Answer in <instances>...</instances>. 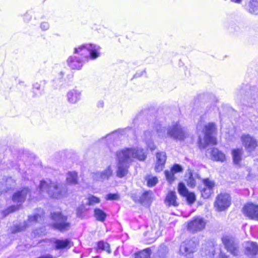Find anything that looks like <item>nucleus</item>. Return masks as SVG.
<instances>
[{
  "mask_svg": "<svg viewBox=\"0 0 258 258\" xmlns=\"http://www.w3.org/2000/svg\"><path fill=\"white\" fill-rule=\"evenodd\" d=\"M118 160L116 175L119 178H122L128 173L129 163L133 158L144 161L147 157L146 152L143 149L140 148H126L116 153Z\"/></svg>",
  "mask_w": 258,
  "mask_h": 258,
  "instance_id": "1",
  "label": "nucleus"
},
{
  "mask_svg": "<svg viewBox=\"0 0 258 258\" xmlns=\"http://www.w3.org/2000/svg\"><path fill=\"white\" fill-rule=\"evenodd\" d=\"M39 189L41 192H46L50 197L54 199L61 198L67 192L65 185L50 180L41 181Z\"/></svg>",
  "mask_w": 258,
  "mask_h": 258,
  "instance_id": "2",
  "label": "nucleus"
},
{
  "mask_svg": "<svg viewBox=\"0 0 258 258\" xmlns=\"http://www.w3.org/2000/svg\"><path fill=\"white\" fill-rule=\"evenodd\" d=\"M216 132V124L213 122H210L205 125V141L202 142L200 137L199 138V146L200 149L206 148L210 144L215 145L217 143L216 139L214 134Z\"/></svg>",
  "mask_w": 258,
  "mask_h": 258,
  "instance_id": "3",
  "label": "nucleus"
},
{
  "mask_svg": "<svg viewBox=\"0 0 258 258\" xmlns=\"http://www.w3.org/2000/svg\"><path fill=\"white\" fill-rule=\"evenodd\" d=\"M27 197H29L28 200L31 199V194L28 188H24L15 192L13 196L12 200L14 203H17V205L10 207L5 211V214H9L19 209Z\"/></svg>",
  "mask_w": 258,
  "mask_h": 258,
  "instance_id": "4",
  "label": "nucleus"
},
{
  "mask_svg": "<svg viewBox=\"0 0 258 258\" xmlns=\"http://www.w3.org/2000/svg\"><path fill=\"white\" fill-rule=\"evenodd\" d=\"M167 135L176 140H183L187 136V133L186 129L176 122L169 126Z\"/></svg>",
  "mask_w": 258,
  "mask_h": 258,
  "instance_id": "5",
  "label": "nucleus"
},
{
  "mask_svg": "<svg viewBox=\"0 0 258 258\" xmlns=\"http://www.w3.org/2000/svg\"><path fill=\"white\" fill-rule=\"evenodd\" d=\"M52 219L54 222L52 226L54 228L63 232L68 230L70 228V223L67 221V217L62 215L59 212L51 214Z\"/></svg>",
  "mask_w": 258,
  "mask_h": 258,
  "instance_id": "6",
  "label": "nucleus"
},
{
  "mask_svg": "<svg viewBox=\"0 0 258 258\" xmlns=\"http://www.w3.org/2000/svg\"><path fill=\"white\" fill-rule=\"evenodd\" d=\"M206 220L201 216L194 217L188 222L187 229L191 232H196L202 231L206 226Z\"/></svg>",
  "mask_w": 258,
  "mask_h": 258,
  "instance_id": "7",
  "label": "nucleus"
},
{
  "mask_svg": "<svg viewBox=\"0 0 258 258\" xmlns=\"http://www.w3.org/2000/svg\"><path fill=\"white\" fill-rule=\"evenodd\" d=\"M231 204L230 196L227 194L219 195L215 202V207L219 211L225 210L229 207Z\"/></svg>",
  "mask_w": 258,
  "mask_h": 258,
  "instance_id": "8",
  "label": "nucleus"
},
{
  "mask_svg": "<svg viewBox=\"0 0 258 258\" xmlns=\"http://www.w3.org/2000/svg\"><path fill=\"white\" fill-rule=\"evenodd\" d=\"M112 173L111 167L109 166L102 171H97L92 173L91 176L94 180L103 181L108 180L112 176Z\"/></svg>",
  "mask_w": 258,
  "mask_h": 258,
  "instance_id": "9",
  "label": "nucleus"
},
{
  "mask_svg": "<svg viewBox=\"0 0 258 258\" xmlns=\"http://www.w3.org/2000/svg\"><path fill=\"white\" fill-rule=\"evenodd\" d=\"M196 247L197 243L192 240H185L180 246L179 253L186 256L194 252Z\"/></svg>",
  "mask_w": 258,
  "mask_h": 258,
  "instance_id": "10",
  "label": "nucleus"
},
{
  "mask_svg": "<svg viewBox=\"0 0 258 258\" xmlns=\"http://www.w3.org/2000/svg\"><path fill=\"white\" fill-rule=\"evenodd\" d=\"M222 240L225 247L228 251L234 255L237 254V245L233 237L229 235H225L222 238Z\"/></svg>",
  "mask_w": 258,
  "mask_h": 258,
  "instance_id": "11",
  "label": "nucleus"
},
{
  "mask_svg": "<svg viewBox=\"0 0 258 258\" xmlns=\"http://www.w3.org/2000/svg\"><path fill=\"white\" fill-rule=\"evenodd\" d=\"M257 146V141L249 135L243 136V146L248 152L253 151Z\"/></svg>",
  "mask_w": 258,
  "mask_h": 258,
  "instance_id": "12",
  "label": "nucleus"
},
{
  "mask_svg": "<svg viewBox=\"0 0 258 258\" xmlns=\"http://www.w3.org/2000/svg\"><path fill=\"white\" fill-rule=\"evenodd\" d=\"M85 61L83 58L77 55L70 56L67 60L68 65L73 70L81 69Z\"/></svg>",
  "mask_w": 258,
  "mask_h": 258,
  "instance_id": "13",
  "label": "nucleus"
},
{
  "mask_svg": "<svg viewBox=\"0 0 258 258\" xmlns=\"http://www.w3.org/2000/svg\"><path fill=\"white\" fill-rule=\"evenodd\" d=\"M204 187L201 189L202 196L205 198H208L213 192L214 182L210 181L209 179L203 180Z\"/></svg>",
  "mask_w": 258,
  "mask_h": 258,
  "instance_id": "14",
  "label": "nucleus"
},
{
  "mask_svg": "<svg viewBox=\"0 0 258 258\" xmlns=\"http://www.w3.org/2000/svg\"><path fill=\"white\" fill-rule=\"evenodd\" d=\"M156 161L155 166V170L159 172L163 170L166 161V155L164 152H158L156 155Z\"/></svg>",
  "mask_w": 258,
  "mask_h": 258,
  "instance_id": "15",
  "label": "nucleus"
},
{
  "mask_svg": "<svg viewBox=\"0 0 258 258\" xmlns=\"http://www.w3.org/2000/svg\"><path fill=\"white\" fill-rule=\"evenodd\" d=\"M182 170V167L180 165L175 164L170 170H167L164 172L167 180L169 183H171L175 180L174 174L178 172H181Z\"/></svg>",
  "mask_w": 258,
  "mask_h": 258,
  "instance_id": "16",
  "label": "nucleus"
},
{
  "mask_svg": "<svg viewBox=\"0 0 258 258\" xmlns=\"http://www.w3.org/2000/svg\"><path fill=\"white\" fill-rule=\"evenodd\" d=\"M89 43L83 44L75 48L74 53L81 56L84 61L89 60Z\"/></svg>",
  "mask_w": 258,
  "mask_h": 258,
  "instance_id": "17",
  "label": "nucleus"
},
{
  "mask_svg": "<svg viewBox=\"0 0 258 258\" xmlns=\"http://www.w3.org/2000/svg\"><path fill=\"white\" fill-rule=\"evenodd\" d=\"M245 214L251 219L258 218V205L248 204L243 208Z\"/></svg>",
  "mask_w": 258,
  "mask_h": 258,
  "instance_id": "18",
  "label": "nucleus"
},
{
  "mask_svg": "<svg viewBox=\"0 0 258 258\" xmlns=\"http://www.w3.org/2000/svg\"><path fill=\"white\" fill-rule=\"evenodd\" d=\"M81 92L76 89L70 90L67 93V100L70 103L76 104L81 99Z\"/></svg>",
  "mask_w": 258,
  "mask_h": 258,
  "instance_id": "19",
  "label": "nucleus"
},
{
  "mask_svg": "<svg viewBox=\"0 0 258 258\" xmlns=\"http://www.w3.org/2000/svg\"><path fill=\"white\" fill-rule=\"evenodd\" d=\"M89 60H94L101 55V48L100 46L89 43Z\"/></svg>",
  "mask_w": 258,
  "mask_h": 258,
  "instance_id": "20",
  "label": "nucleus"
},
{
  "mask_svg": "<svg viewBox=\"0 0 258 258\" xmlns=\"http://www.w3.org/2000/svg\"><path fill=\"white\" fill-rule=\"evenodd\" d=\"M208 152L211 154V158L213 160L223 162L226 160L225 154L217 148L210 149L208 150Z\"/></svg>",
  "mask_w": 258,
  "mask_h": 258,
  "instance_id": "21",
  "label": "nucleus"
},
{
  "mask_svg": "<svg viewBox=\"0 0 258 258\" xmlns=\"http://www.w3.org/2000/svg\"><path fill=\"white\" fill-rule=\"evenodd\" d=\"M177 197L175 191H170L168 192L165 200V203L168 206L176 207L178 205L176 202Z\"/></svg>",
  "mask_w": 258,
  "mask_h": 258,
  "instance_id": "22",
  "label": "nucleus"
},
{
  "mask_svg": "<svg viewBox=\"0 0 258 258\" xmlns=\"http://www.w3.org/2000/svg\"><path fill=\"white\" fill-rule=\"evenodd\" d=\"M153 132L149 130L145 132L144 134V140L147 144V147L151 150H154L155 146L152 141Z\"/></svg>",
  "mask_w": 258,
  "mask_h": 258,
  "instance_id": "23",
  "label": "nucleus"
},
{
  "mask_svg": "<svg viewBox=\"0 0 258 258\" xmlns=\"http://www.w3.org/2000/svg\"><path fill=\"white\" fill-rule=\"evenodd\" d=\"M153 193L151 191H145L142 194L138 200L139 202L145 205H149L152 198Z\"/></svg>",
  "mask_w": 258,
  "mask_h": 258,
  "instance_id": "24",
  "label": "nucleus"
},
{
  "mask_svg": "<svg viewBox=\"0 0 258 258\" xmlns=\"http://www.w3.org/2000/svg\"><path fill=\"white\" fill-rule=\"evenodd\" d=\"M71 241L68 239L64 240L57 239L54 241L55 249H63L65 248H70L71 246Z\"/></svg>",
  "mask_w": 258,
  "mask_h": 258,
  "instance_id": "25",
  "label": "nucleus"
},
{
  "mask_svg": "<svg viewBox=\"0 0 258 258\" xmlns=\"http://www.w3.org/2000/svg\"><path fill=\"white\" fill-rule=\"evenodd\" d=\"M233 163L235 165L240 166L241 150L233 149L232 151Z\"/></svg>",
  "mask_w": 258,
  "mask_h": 258,
  "instance_id": "26",
  "label": "nucleus"
},
{
  "mask_svg": "<svg viewBox=\"0 0 258 258\" xmlns=\"http://www.w3.org/2000/svg\"><path fill=\"white\" fill-rule=\"evenodd\" d=\"M67 182L70 184H76L78 183V175L76 172H69L67 175Z\"/></svg>",
  "mask_w": 258,
  "mask_h": 258,
  "instance_id": "27",
  "label": "nucleus"
},
{
  "mask_svg": "<svg viewBox=\"0 0 258 258\" xmlns=\"http://www.w3.org/2000/svg\"><path fill=\"white\" fill-rule=\"evenodd\" d=\"M246 252L248 254L256 255L258 254V245L254 242H250L246 248Z\"/></svg>",
  "mask_w": 258,
  "mask_h": 258,
  "instance_id": "28",
  "label": "nucleus"
},
{
  "mask_svg": "<svg viewBox=\"0 0 258 258\" xmlns=\"http://www.w3.org/2000/svg\"><path fill=\"white\" fill-rule=\"evenodd\" d=\"M106 214L102 210L96 208L94 209V217L98 221L103 222L106 218Z\"/></svg>",
  "mask_w": 258,
  "mask_h": 258,
  "instance_id": "29",
  "label": "nucleus"
},
{
  "mask_svg": "<svg viewBox=\"0 0 258 258\" xmlns=\"http://www.w3.org/2000/svg\"><path fill=\"white\" fill-rule=\"evenodd\" d=\"M151 249L149 248H146L135 254V258H150Z\"/></svg>",
  "mask_w": 258,
  "mask_h": 258,
  "instance_id": "30",
  "label": "nucleus"
},
{
  "mask_svg": "<svg viewBox=\"0 0 258 258\" xmlns=\"http://www.w3.org/2000/svg\"><path fill=\"white\" fill-rule=\"evenodd\" d=\"M118 132L116 131L107 135L104 138V139L107 141L108 144H110L112 142H114L117 138H118Z\"/></svg>",
  "mask_w": 258,
  "mask_h": 258,
  "instance_id": "31",
  "label": "nucleus"
},
{
  "mask_svg": "<svg viewBox=\"0 0 258 258\" xmlns=\"http://www.w3.org/2000/svg\"><path fill=\"white\" fill-rule=\"evenodd\" d=\"M154 127L159 138H163L165 136V129L160 123L155 124Z\"/></svg>",
  "mask_w": 258,
  "mask_h": 258,
  "instance_id": "32",
  "label": "nucleus"
},
{
  "mask_svg": "<svg viewBox=\"0 0 258 258\" xmlns=\"http://www.w3.org/2000/svg\"><path fill=\"white\" fill-rule=\"evenodd\" d=\"M201 254L202 256H208L209 257H212L214 255V247L211 245L209 246L207 249L205 248V251H204V247H203Z\"/></svg>",
  "mask_w": 258,
  "mask_h": 258,
  "instance_id": "33",
  "label": "nucleus"
},
{
  "mask_svg": "<svg viewBox=\"0 0 258 258\" xmlns=\"http://www.w3.org/2000/svg\"><path fill=\"white\" fill-rule=\"evenodd\" d=\"M249 11L251 13L258 15V0H251Z\"/></svg>",
  "mask_w": 258,
  "mask_h": 258,
  "instance_id": "34",
  "label": "nucleus"
},
{
  "mask_svg": "<svg viewBox=\"0 0 258 258\" xmlns=\"http://www.w3.org/2000/svg\"><path fill=\"white\" fill-rule=\"evenodd\" d=\"M97 246L99 249L105 250L108 253L111 252L109 244L107 242H104L103 241H99Z\"/></svg>",
  "mask_w": 258,
  "mask_h": 258,
  "instance_id": "35",
  "label": "nucleus"
},
{
  "mask_svg": "<svg viewBox=\"0 0 258 258\" xmlns=\"http://www.w3.org/2000/svg\"><path fill=\"white\" fill-rule=\"evenodd\" d=\"M147 181V185L149 187H152L155 186L158 182V178L156 177H153L152 176H148L146 178Z\"/></svg>",
  "mask_w": 258,
  "mask_h": 258,
  "instance_id": "36",
  "label": "nucleus"
},
{
  "mask_svg": "<svg viewBox=\"0 0 258 258\" xmlns=\"http://www.w3.org/2000/svg\"><path fill=\"white\" fill-rule=\"evenodd\" d=\"M178 191L180 195L184 197L188 192V189L182 182H180L178 186Z\"/></svg>",
  "mask_w": 258,
  "mask_h": 258,
  "instance_id": "37",
  "label": "nucleus"
},
{
  "mask_svg": "<svg viewBox=\"0 0 258 258\" xmlns=\"http://www.w3.org/2000/svg\"><path fill=\"white\" fill-rule=\"evenodd\" d=\"M184 197H186L187 202L190 204L194 203L196 201V196L194 192H188Z\"/></svg>",
  "mask_w": 258,
  "mask_h": 258,
  "instance_id": "38",
  "label": "nucleus"
},
{
  "mask_svg": "<svg viewBox=\"0 0 258 258\" xmlns=\"http://www.w3.org/2000/svg\"><path fill=\"white\" fill-rule=\"evenodd\" d=\"M88 201L90 205H93L95 204L99 203L100 201L98 198L94 196H89L88 198Z\"/></svg>",
  "mask_w": 258,
  "mask_h": 258,
  "instance_id": "39",
  "label": "nucleus"
},
{
  "mask_svg": "<svg viewBox=\"0 0 258 258\" xmlns=\"http://www.w3.org/2000/svg\"><path fill=\"white\" fill-rule=\"evenodd\" d=\"M187 185L191 187H194L196 186V182L195 179L194 178L192 175H190L188 179H187Z\"/></svg>",
  "mask_w": 258,
  "mask_h": 258,
  "instance_id": "40",
  "label": "nucleus"
},
{
  "mask_svg": "<svg viewBox=\"0 0 258 258\" xmlns=\"http://www.w3.org/2000/svg\"><path fill=\"white\" fill-rule=\"evenodd\" d=\"M119 196L117 194H109L106 196V199L107 200H117Z\"/></svg>",
  "mask_w": 258,
  "mask_h": 258,
  "instance_id": "41",
  "label": "nucleus"
},
{
  "mask_svg": "<svg viewBox=\"0 0 258 258\" xmlns=\"http://www.w3.org/2000/svg\"><path fill=\"white\" fill-rule=\"evenodd\" d=\"M168 252V248L164 245H161L159 249V253L165 254Z\"/></svg>",
  "mask_w": 258,
  "mask_h": 258,
  "instance_id": "42",
  "label": "nucleus"
},
{
  "mask_svg": "<svg viewBox=\"0 0 258 258\" xmlns=\"http://www.w3.org/2000/svg\"><path fill=\"white\" fill-rule=\"evenodd\" d=\"M40 28L43 31L47 30L49 28V24L47 22H43L40 24Z\"/></svg>",
  "mask_w": 258,
  "mask_h": 258,
  "instance_id": "43",
  "label": "nucleus"
},
{
  "mask_svg": "<svg viewBox=\"0 0 258 258\" xmlns=\"http://www.w3.org/2000/svg\"><path fill=\"white\" fill-rule=\"evenodd\" d=\"M38 215H35L32 216H29L28 219V222H31L33 221H36L38 218Z\"/></svg>",
  "mask_w": 258,
  "mask_h": 258,
  "instance_id": "44",
  "label": "nucleus"
},
{
  "mask_svg": "<svg viewBox=\"0 0 258 258\" xmlns=\"http://www.w3.org/2000/svg\"><path fill=\"white\" fill-rule=\"evenodd\" d=\"M24 226L23 227H20V226H18V227H16V229L15 230V232H19V231H21L22 230H23L28 225L26 223H24Z\"/></svg>",
  "mask_w": 258,
  "mask_h": 258,
  "instance_id": "45",
  "label": "nucleus"
},
{
  "mask_svg": "<svg viewBox=\"0 0 258 258\" xmlns=\"http://www.w3.org/2000/svg\"><path fill=\"white\" fill-rule=\"evenodd\" d=\"M33 87L34 89H35L36 90H39L41 87V85L38 82H36L33 85Z\"/></svg>",
  "mask_w": 258,
  "mask_h": 258,
  "instance_id": "46",
  "label": "nucleus"
},
{
  "mask_svg": "<svg viewBox=\"0 0 258 258\" xmlns=\"http://www.w3.org/2000/svg\"><path fill=\"white\" fill-rule=\"evenodd\" d=\"M104 106V102L102 101H100L98 103L97 106L99 108H102Z\"/></svg>",
  "mask_w": 258,
  "mask_h": 258,
  "instance_id": "47",
  "label": "nucleus"
},
{
  "mask_svg": "<svg viewBox=\"0 0 258 258\" xmlns=\"http://www.w3.org/2000/svg\"><path fill=\"white\" fill-rule=\"evenodd\" d=\"M64 73L63 72H60L59 75V79H61L63 78V76H64Z\"/></svg>",
  "mask_w": 258,
  "mask_h": 258,
  "instance_id": "48",
  "label": "nucleus"
},
{
  "mask_svg": "<svg viewBox=\"0 0 258 258\" xmlns=\"http://www.w3.org/2000/svg\"><path fill=\"white\" fill-rule=\"evenodd\" d=\"M219 258H228L227 256H226L224 254L221 253L220 254Z\"/></svg>",
  "mask_w": 258,
  "mask_h": 258,
  "instance_id": "49",
  "label": "nucleus"
},
{
  "mask_svg": "<svg viewBox=\"0 0 258 258\" xmlns=\"http://www.w3.org/2000/svg\"><path fill=\"white\" fill-rule=\"evenodd\" d=\"M233 2L239 3L241 1V0H231Z\"/></svg>",
  "mask_w": 258,
  "mask_h": 258,
  "instance_id": "50",
  "label": "nucleus"
},
{
  "mask_svg": "<svg viewBox=\"0 0 258 258\" xmlns=\"http://www.w3.org/2000/svg\"><path fill=\"white\" fill-rule=\"evenodd\" d=\"M11 180H12L11 178H9V179L7 180V182H10Z\"/></svg>",
  "mask_w": 258,
  "mask_h": 258,
  "instance_id": "51",
  "label": "nucleus"
},
{
  "mask_svg": "<svg viewBox=\"0 0 258 258\" xmlns=\"http://www.w3.org/2000/svg\"><path fill=\"white\" fill-rule=\"evenodd\" d=\"M197 129H198V130H200V125H198Z\"/></svg>",
  "mask_w": 258,
  "mask_h": 258,
  "instance_id": "52",
  "label": "nucleus"
}]
</instances>
